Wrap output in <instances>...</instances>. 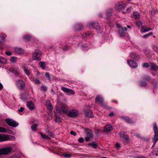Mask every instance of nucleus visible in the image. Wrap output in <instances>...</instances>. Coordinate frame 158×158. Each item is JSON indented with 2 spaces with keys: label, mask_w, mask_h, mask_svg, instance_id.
<instances>
[{
  "label": "nucleus",
  "mask_w": 158,
  "mask_h": 158,
  "mask_svg": "<svg viewBox=\"0 0 158 158\" xmlns=\"http://www.w3.org/2000/svg\"><path fill=\"white\" fill-rule=\"evenodd\" d=\"M152 139L154 142L153 145H155L158 140V133L155 134Z\"/></svg>",
  "instance_id": "19"
},
{
  "label": "nucleus",
  "mask_w": 158,
  "mask_h": 158,
  "mask_svg": "<svg viewBox=\"0 0 158 158\" xmlns=\"http://www.w3.org/2000/svg\"><path fill=\"white\" fill-rule=\"evenodd\" d=\"M128 64L132 68H136L138 67L137 63L134 61L128 60L127 61Z\"/></svg>",
  "instance_id": "11"
},
{
  "label": "nucleus",
  "mask_w": 158,
  "mask_h": 158,
  "mask_svg": "<svg viewBox=\"0 0 158 158\" xmlns=\"http://www.w3.org/2000/svg\"><path fill=\"white\" fill-rule=\"evenodd\" d=\"M12 150L11 147L4 148L0 149V155H6L10 153Z\"/></svg>",
  "instance_id": "4"
},
{
  "label": "nucleus",
  "mask_w": 158,
  "mask_h": 158,
  "mask_svg": "<svg viewBox=\"0 0 158 158\" xmlns=\"http://www.w3.org/2000/svg\"><path fill=\"white\" fill-rule=\"evenodd\" d=\"M74 27L76 30L79 31L82 29V25L81 23H78L74 26Z\"/></svg>",
  "instance_id": "21"
},
{
  "label": "nucleus",
  "mask_w": 158,
  "mask_h": 158,
  "mask_svg": "<svg viewBox=\"0 0 158 158\" xmlns=\"http://www.w3.org/2000/svg\"><path fill=\"white\" fill-rule=\"evenodd\" d=\"M153 128L155 134L158 133V127L156 123L153 124Z\"/></svg>",
  "instance_id": "23"
},
{
  "label": "nucleus",
  "mask_w": 158,
  "mask_h": 158,
  "mask_svg": "<svg viewBox=\"0 0 158 158\" xmlns=\"http://www.w3.org/2000/svg\"><path fill=\"white\" fill-rule=\"evenodd\" d=\"M122 118L128 123H133L132 121L128 117H122Z\"/></svg>",
  "instance_id": "27"
},
{
  "label": "nucleus",
  "mask_w": 158,
  "mask_h": 158,
  "mask_svg": "<svg viewBox=\"0 0 158 158\" xmlns=\"http://www.w3.org/2000/svg\"><path fill=\"white\" fill-rule=\"evenodd\" d=\"M27 105L29 110H32L35 109V105L34 103L31 101L27 102Z\"/></svg>",
  "instance_id": "14"
},
{
  "label": "nucleus",
  "mask_w": 158,
  "mask_h": 158,
  "mask_svg": "<svg viewBox=\"0 0 158 158\" xmlns=\"http://www.w3.org/2000/svg\"><path fill=\"white\" fill-rule=\"evenodd\" d=\"M61 89L64 93H67L68 94L70 95H74L75 94L74 91L72 89L64 87H61Z\"/></svg>",
  "instance_id": "10"
},
{
  "label": "nucleus",
  "mask_w": 158,
  "mask_h": 158,
  "mask_svg": "<svg viewBox=\"0 0 158 158\" xmlns=\"http://www.w3.org/2000/svg\"><path fill=\"white\" fill-rule=\"evenodd\" d=\"M46 105L47 108L50 111H52L53 109V106L49 100H47L46 101Z\"/></svg>",
  "instance_id": "17"
},
{
  "label": "nucleus",
  "mask_w": 158,
  "mask_h": 158,
  "mask_svg": "<svg viewBox=\"0 0 158 158\" xmlns=\"http://www.w3.org/2000/svg\"><path fill=\"white\" fill-rule=\"evenodd\" d=\"M156 156H158V150L156 151Z\"/></svg>",
  "instance_id": "64"
},
{
  "label": "nucleus",
  "mask_w": 158,
  "mask_h": 158,
  "mask_svg": "<svg viewBox=\"0 0 158 158\" xmlns=\"http://www.w3.org/2000/svg\"><path fill=\"white\" fill-rule=\"evenodd\" d=\"M87 136H89L90 137H93V135L92 131L89 129H86L85 130Z\"/></svg>",
  "instance_id": "20"
},
{
  "label": "nucleus",
  "mask_w": 158,
  "mask_h": 158,
  "mask_svg": "<svg viewBox=\"0 0 158 158\" xmlns=\"http://www.w3.org/2000/svg\"><path fill=\"white\" fill-rule=\"evenodd\" d=\"M23 69L24 71L25 72L27 76L29 75L30 74V72L29 70L27 69L25 67V66L23 67Z\"/></svg>",
  "instance_id": "34"
},
{
  "label": "nucleus",
  "mask_w": 158,
  "mask_h": 158,
  "mask_svg": "<svg viewBox=\"0 0 158 158\" xmlns=\"http://www.w3.org/2000/svg\"><path fill=\"white\" fill-rule=\"evenodd\" d=\"M15 139V137L12 135H8L0 134V142L13 140Z\"/></svg>",
  "instance_id": "1"
},
{
  "label": "nucleus",
  "mask_w": 158,
  "mask_h": 158,
  "mask_svg": "<svg viewBox=\"0 0 158 158\" xmlns=\"http://www.w3.org/2000/svg\"><path fill=\"white\" fill-rule=\"evenodd\" d=\"M141 31L143 32H146L152 30L151 28H149L146 26H143L141 28Z\"/></svg>",
  "instance_id": "24"
},
{
  "label": "nucleus",
  "mask_w": 158,
  "mask_h": 158,
  "mask_svg": "<svg viewBox=\"0 0 158 158\" xmlns=\"http://www.w3.org/2000/svg\"><path fill=\"white\" fill-rule=\"evenodd\" d=\"M92 138V137H90L89 136H87L85 138V139L86 141L88 142L89 141L90 138Z\"/></svg>",
  "instance_id": "50"
},
{
  "label": "nucleus",
  "mask_w": 158,
  "mask_h": 158,
  "mask_svg": "<svg viewBox=\"0 0 158 158\" xmlns=\"http://www.w3.org/2000/svg\"><path fill=\"white\" fill-rule=\"evenodd\" d=\"M136 25L138 27H140L142 25V23L140 21H137L136 22Z\"/></svg>",
  "instance_id": "41"
},
{
  "label": "nucleus",
  "mask_w": 158,
  "mask_h": 158,
  "mask_svg": "<svg viewBox=\"0 0 158 158\" xmlns=\"http://www.w3.org/2000/svg\"><path fill=\"white\" fill-rule=\"evenodd\" d=\"M113 130V128L112 126L110 124H107L105 127L104 131L105 132H108L111 131Z\"/></svg>",
  "instance_id": "15"
},
{
  "label": "nucleus",
  "mask_w": 158,
  "mask_h": 158,
  "mask_svg": "<svg viewBox=\"0 0 158 158\" xmlns=\"http://www.w3.org/2000/svg\"><path fill=\"white\" fill-rule=\"evenodd\" d=\"M47 133L50 136L53 137L54 136L53 134L50 131H48L47 132Z\"/></svg>",
  "instance_id": "51"
},
{
  "label": "nucleus",
  "mask_w": 158,
  "mask_h": 158,
  "mask_svg": "<svg viewBox=\"0 0 158 158\" xmlns=\"http://www.w3.org/2000/svg\"><path fill=\"white\" fill-rule=\"evenodd\" d=\"M34 81L35 83L39 85L41 84V82L39 80L35 79L34 80Z\"/></svg>",
  "instance_id": "45"
},
{
  "label": "nucleus",
  "mask_w": 158,
  "mask_h": 158,
  "mask_svg": "<svg viewBox=\"0 0 158 158\" xmlns=\"http://www.w3.org/2000/svg\"><path fill=\"white\" fill-rule=\"evenodd\" d=\"M150 67L151 69L152 70H156L158 69V66L153 63L151 64Z\"/></svg>",
  "instance_id": "25"
},
{
  "label": "nucleus",
  "mask_w": 158,
  "mask_h": 158,
  "mask_svg": "<svg viewBox=\"0 0 158 158\" xmlns=\"http://www.w3.org/2000/svg\"><path fill=\"white\" fill-rule=\"evenodd\" d=\"M70 133L71 135L74 136H76V133L75 132L73 131H71Z\"/></svg>",
  "instance_id": "54"
},
{
  "label": "nucleus",
  "mask_w": 158,
  "mask_h": 158,
  "mask_svg": "<svg viewBox=\"0 0 158 158\" xmlns=\"http://www.w3.org/2000/svg\"><path fill=\"white\" fill-rule=\"evenodd\" d=\"M63 155L64 156L67 158L70 157L71 156L70 155L67 153H65L63 154Z\"/></svg>",
  "instance_id": "49"
},
{
  "label": "nucleus",
  "mask_w": 158,
  "mask_h": 158,
  "mask_svg": "<svg viewBox=\"0 0 158 158\" xmlns=\"http://www.w3.org/2000/svg\"><path fill=\"white\" fill-rule=\"evenodd\" d=\"M15 51L16 53L19 54H22L24 52V51L23 49L18 47H16L15 48Z\"/></svg>",
  "instance_id": "18"
},
{
  "label": "nucleus",
  "mask_w": 158,
  "mask_h": 158,
  "mask_svg": "<svg viewBox=\"0 0 158 158\" xmlns=\"http://www.w3.org/2000/svg\"><path fill=\"white\" fill-rule=\"evenodd\" d=\"M5 38L3 36L0 35V44L3 43L4 42Z\"/></svg>",
  "instance_id": "33"
},
{
  "label": "nucleus",
  "mask_w": 158,
  "mask_h": 158,
  "mask_svg": "<svg viewBox=\"0 0 158 158\" xmlns=\"http://www.w3.org/2000/svg\"><path fill=\"white\" fill-rule=\"evenodd\" d=\"M143 79L144 81H149L150 80V78L147 76H145L143 77Z\"/></svg>",
  "instance_id": "44"
},
{
  "label": "nucleus",
  "mask_w": 158,
  "mask_h": 158,
  "mask_svg": "<svg viewBox=\"0 0 158 158\" xmlns=\"http://www.w3.org/2000/svg\"><path fill=\"white\" fill-rule=\"evenodd\" d=\"M10 61L12 62H15L17 61L16 57L14 56L12 57L10 59Z\"/></svg>",
  "instance_id": "39"
},
{
  "label": "nucleus",
  "mask_w": 158,
  "mask_h": 158,
  "mask_svg": "<svg viewBox=\"0 0 158 158\" xmlns=\"http://www.w3.org/2000/svg\"><path fill=\"white\" fill-rule=\"evenodd\" d=\"M85 115L87 118H91L93 116V114L91 110H88L85 111Z\"/></svg>",
  "instance_id": "16"
},
{
  "label": "nucleus",
  "mask_w": 158,
  "mask_h": 158,
  "mask_svg": "<svg viewBox=\"0 0 158 158\" xmlns=\"http://www.w3.org/2000/svg\"><path fill=\"white\" fill-rule=\"evenodd\" d=\"M5 121L6 123L9 126L14 127L17 126L19 124L12 119L6 118Z\"/></svg>",
  "instance_id": "6"
},
{
  "label": "nucleus",
  "mask_w": 158,
  "mask_h": 158,
  "mask_svg": "<svg viewBox=\"0 0 158 158\" xmlns=\"http://www.w3.org/2000/svg\"><path fill=\"white\" fill-rule=\"evenodd\" d=\"M23 38L25 41H28L31 39V37L29 35H26L24 36Z\"/></svg>",
  "instance_id": "35"
},
{
  "label": "nucleus",
  "mask_w": 158,
  "mask_h": 158,
  "mask_svg": "<svg viewBox=\"0 0 158 158\" xmlns=\"http://www.w3.org/2000/svg\"><path fill=\"white\" fill-rule=\"evenodd\" d=\"M119 135L121 138L124 139L125 143H129V139L128 135L123 134L121 133H120Z\"/></svg>",
  "instance_id": "13"
},
{
  "label": "nucleus",
  "mask_w": 158,
  "mask_h": 158,
  "mask_svg": "<svg viewBox=\"0 0 158 158\" xmlns=\"http://www.w3.org/2000/svg\"><path fill=\"white\" fill-rule=\"evenodd\" d=\"M139 85L141 87H145L147 85V84L146 82H141L139 83Z\"/></svg>",
  "instance_id": "38"
},
{
  "label": "nucleus",
  "mask_w": 158,
  "mask_h": 158,
  "mask_svg": "<svg viewBox=\"0 0 158 158\" xmlns=\"http://www.w3.org/2000/svg\"><path fill=\"white\" fill-rule=\"evenodd\" d=\"M55 122H60L61 121V118L59 117H56V118L55 120Z\"/></svg>",
  "instance_id": "47"
},
{
  "label": "nucleus",
  "mask_w": 158,
  "mask_h": 158,
  "mask_svg": "<svg viewBox=\"0 0 158 158\" xmlns=\"http://www.w3.org/2000/svg\"><path fill=\"white\" fill-rule=\"evenodd\" d=\"M61 46V48L64 50H68L69 48L68 45L64 43H62Z\"/></svg>",
  "instance_id": "22"
},
{
  "label": "nucleus",
  "mask_w": 158,
  "mask_h": 158,
  "mask_svg": "<svg viewBox=\"0 0 158 158\" xmlns=\"http://www.w3.org/2000/svg\"><path fill=\"white\" fill-rule=\"evenodd\" d=\"M61 110L63 112L67 114L68 110L64 106H62L61 107Z\"/></svg>",
  "instance_id": "26"
},
{
  "label": "nucleus",
  "mask_w": 158,
  "mask_h": 158,
  "mask_svg": "<svg viewBox=\"0 0 158 158\" xmlns=\"http://www.w3.org/2000/svg\"><path fill=\"white\" fill-rule=\"evenodd\" d=\"M38 126V124H35L31 126V129L33 131H35L36 130L37 127Z\"/></svg>",
  "instance_id": "37"
},
{
  "label": "nucleus",
  "mask_w": 158,
  "mask_h": 158,
  "mask_svg": "<svg viewBox=\"0 0 158 158\" xmlns=\"http://www.w3.org/2000/svg\"><path fill=\"white\" fill-rule=\"evenodd\" d=\"M148 34H146L144 35H143L142 36V37L144 38L145 39L147 38L148 37Z\"/></svg>",
  "instance_id": "58"
},
{
  "label": "nucleus",
  "mask_w": 158,
  "mask_h": 158,
  "mask_svg": "<svg viewBox=\"0 0 158 158\" xmlns=\"http://www.w3.org/2000/svg\"><path fill=\"white\" fill-rule=\"evenodd\" d=\"M134 135L136 137H137L138 138H140L141 137V136L138 133H134Z\"/></svg>",
  "instance_id": "55"
},
{
  "label": "nucleus",
  "mask_w": 158,
  "mask_h": 158,
  "mask_svg": "<svg viewBox=\"0 0 158 158\" xmlns=\"http://www.w3.org/2000/svg\"><path fill=\"white\" fill-rule=\"evenodd\" d=\"M7 59L2 56H0V63L3 64L7 63Z\"/></svg>",
  "instance_id": "28"
},
{
  "label": "nucleus",
  "mask_w": 158,
  "mask_h": 158,
  "mask_svg": "<svg viewBox=\"0 0 158 158\" xmlns=\"http://www.w3.org/2000/svg\"><path fill=\"white\" fill-rule=\"evenodd\" d=\"M45 75L46 77L48 78V79L50 80L51 77L49 74L48 73H45Z\"/></svg>",
  "instance_id": "46"
},
{
  "label": "nucleus",
  "mask_w": 158,
  "mask_h": 158,
  "mask_svg": "<svg viewBox=\"0 0 158 158\" xmlns=\"http://www.w3.org/2000/svg\"><path fill=\"white\" fill-rule=\"evenodd\" d=\"M89 27L97 30L99 29L100 28L99 24L98 23L94 22H91L89 23Z\"/></svg>",
  "instance_id": "12"
},
{
  "label": "nucleus",
  "mask_w": 158,
  "mask_h": 158,
  "mask_svg": "<svg viewBox=\"0 0 158 158\" xmlns=\"http://www.w3.org/2000/svg\"><path fill=\"white\" fill-rule=\"evenodd\" d=\"M3 88V85L2 84L0 83V90Z\"/></svg>",
  "instance_id": "61"
},
{
  "label": "nucleus",
  "mask_w": 158,
  "mask_h": 158,
  "mask_svg": "<svg viewBox=\"0 0 158 158\" xmlns=\"http://www.w3.org/2000/svg\"><path fill=\"white\" fill-rule=\"evenodd\" d=\"M84 141V139L82 138H80L78 139V142L80 143H82Z\"/></svg>",
  "instance_id": "52"
},
{
  "label": "nucleus",
  "mask_w": 158,
  "mask_h": 158,
  "mask_svg": "<svg viewBox=\"0 0 158 158\" xmlns=\"http://www.w3.org/2000/svg\"><path fill=\"white\" fill-rule=\"evenodd\" d=\"M41 88L42 90L44 91H45L46 90V88L45 86H42L41 87Z\"/></svg>",
  "instance_id": "53"
},
{
  "label": "nucleus",
  "mask_w": 158,
  "mask_h": 158,
  "mask_svg": "<svg viewBox=\"0 0 158 158\" xmlns=\"http://www.w3.org/2000/svg\"><path fill=\"white\" fill-rule=\"evenodd\" d=\"M95 102L96 103L99 102L102 106L106 107V104L103 102V98L100 95H98L95 98Z\"/></svg>",
  "instance_id": "5"
},
{
  "label": "nucleus",
  "mask_w": 158,
  "mask_h": 158,
  "mask_svg": "<svg viewBox=\"0 0 158 158\" xmlns=\"http://www.w3.org/2000/svg\"><path fill=\"white\" fill-rule=\"evenodd\" d=\"M16 84L17 87L20 89H24L25 86V82L22 80L17 81Z\"/></svg>",
  "instance_id": "7"
},
{
  "label": "nucleus",
  "mask_w": 158,
  "mask_h": 158,
  "mask_svg": "<svg viewBox=\"0 0 158 158\" xmlns=\"http://www.w3.org/2000/svg\"><path fill=\"white\" fill-rule=\"evenodd\" d=\"M126 6L123 2H120L117 3L115 6V8L117 10L119 11L124 9Z\"/></svg>",
  "instance_id": "8"
},
{
  "label": "nucleus",
  "mask_w": 158,
  "mask_h": 158,
  "mask_svg": "<svg viewBox=\"0 0 158 158\" xmlns=\"http://www.w3.org/2000/svg\"><path fill=\"white\" fill-rule=\"evenodd\" d=\"M6 131V130L3 127H0V132H5Z\"/></svg>",
  "instance_id": "40"
},
{
  "label": "nucleus",
  "mask_w": 158,
  "mask_h": 158,
  "mask_svg": "<svg viewBox=\"0 0 158 158\" xmlns=\"http://www.w3.org/2000/svg\"><path fill=\"white\" fill-rule=\"evenodd\" d=\"M5 53L8 56H10L11 55V53L10 51L6 52Z\"/></svg>",
  "instance_id": "57"
},
{
  "label": "nucleus",
  "mask_w": 158,
  "mask_h": 158,
  "mask_svg": "<svg viewBox=\"0 0 158 158\" xmlns=\"http://www.w3.org/2000/svg\"><path fill=\"white\" fill-rule=\"evenodd\" d=\"M79 113L78 111L76 110H72L67 113V115L68 116L71 117H75L77 116Z\"/></svg>",
  "instance_id": "9"
},
{
  "label": "nucleus",
  "mask_w": 158,
  "mask_h": 158,
  "mask_svg": "<svg viewBox=\"0 0 158 158\" xmlns=\"http://www.w3.org/2000/svg\"><path fill=\"white\" fill-rule=\"evenodd\" d=\"M149 66V64L147 63H144L142 64V66L143 68H148Z\"/></svg>",
  "instance_id": "43"
},
{
  "label": "nucleus",
  "mask_w": 158,
  "mask_h": 158,
  "mask_svg": "<svg viewBox=\"0 0 158 158\" xmlns=\"http://www.w3.org/2000/svg\"><path fill=\"white\" fill-rule=\"evenodd\" d=\"M41 52L39 50H35L33 54V59L34 60H40Z\"/></svg>",
  "instance_id": "3"
},
{
  "label": "nucleus",
  "mask_w": 158,
  "mask_h": 158,
  "mask_svg": "<svg viewBox=\"0 0 158 158\" xmlns=\"http://www.w3.org/2000/svg\"><path fill=\"white\" fill-rule=\"evenodd\" d=\"M10 69L11 72L15 74L16 75H19V73L17 69H16L14 68H11Z\"/></svg>",
  "instance_id": "29"
},
{
  "label": "nucleus",
  "mask_w": 158,
  "mask_h": 158,
  "mask_svg": "<svg viewBox=\"0 0 158 158\" xmlns=\"http://www.w3.org/2000/svg\"><path fill=\"white\" fill-rule=\"evenodd\" d=\"M133 16L135 19H139L140 17V15L138 12L135 11L133 12Z\"/></svg>",
  "instance_id": "30"
},
{
  "label": "nucleus",
  "mask_w": 158,
  "mask_h": 158,
  "mask_svg": "<svg viewBox=\"0 0 158 158\" xmlns=\"http://www.w3.org/2000/svg\"><path fill=\"white\" fill-rule=\"evenodd\" d=\"M88 145L92 146L94 148H96L98 147V145L96 143H89Z\"/></svg>",
  "instance_id": "36"
},
{
  "label": "nucleus",
  "mask_w": 158,
  "mask_h": 158,
  "mask_svg": "<svg viewBox=\"0 0 158 158\" xmlns=\"http://www.w3.org/2000/svg\"><path fill=\"white\" fill-rule=\"evenodd\" d=\"M99 130L98 129H96L95 130V132L96 133V134H98L99 133Z\"/></svg>",
  "instance_id": "62"
},
{
  "label": "nucleus",
  "mask_w": 158,
  "mask_h": 158,
  "mask_svg": "<svg viewBox=\"0 0 158 158\" xmlns=\"http://www.w3.org/2000/svg\"><path fill=\"white\" fill-rule=\"evenodd\" d=\"M90 34L89 32L85 33L83 34V36L85 37H86L89 36Z\"/></svg>",
  "instance_id": "48"
},
{
  "label": "nucleus",
  "mask_w": 158,
  "mask_h": 158,
  "mask_svg": "<svg viewBox=\"0 0 158 158\" xmlns=\"http://www.w3.org/2000/svg\"><path fill=\"white\" fill-rule=\"evenodd\" d=\"M116 146L117 148H119L120 147V144L118 143H117L116 145Z\"/></svg>",
  "instance_id": "60"
},
{
  "label": "nucleus",
  "mask_w": 158,
  "mask_h": 158,
  "mask_svg": "<svg viewBox=\"0 0 158 158\" xmlns=\"http://www.w3.org/2000/svg\"><path fill=\"white\" fill-rule=\"evenodd\" d=\"M39 133L40 134L42 138L44 139H49V137L48 136L46 135L44 133L41 132H40Z\"/></svg>",
  "instance_id": "31"
},
{
  "label": "nucleus",
  "mask_w": 158,
  "mask_h": 158,
  "mask_svg": "<svg viewBox=\"0 0 158 158\" xmlns=\"http://www.w3.org/2000/svg\"><path fill=\"white\" fill-rule=\"evenodd\" d=\"M39 64L43 69H45V64L44 62H40L39 63Z\"/></svg>",
  "instance_id": "32"
},
{
  "label": "nucleus",
  "mask_w": 158,
  "mask_h": 158,
  "mask_svg": "<svg viewBox=\"0 0 158 158\" xmlns=\"http://www.w3.org/2000/svg\"><path fill=\"white\" fill-rule=\"evenodd\" d=\"M114 115V113L113 112H111L109 114V116L110 117L113 116Z\"/></svg>",
  "instance_id": "59"
},
{
  "label": "nucleus",
  "mask_w": 158,
  "mask_h": 158,
  "mask_svg": "<svg viewBox=\"0 0 158 158\" xmlns=\"http://www.w3.org/2000/svg\"><path fill=\"white\" fill-rule=\"evenodd\" d=\"M152 48L154 51L156 52H158V48L157 47L156 45H153L152 46Z\"/></svg>",
  "instance_id": "42"
},
{
  "label": "nucleus",
  "mask_w": 158,
  "mask_h": 158,
  "mask_svg": "<svg viewBox=\"0 0 158 158\" xmlns=\"http://www.w3.org/2000/svg\"><path fill=\"white\" fill-rule=\"evenodd\" d=\"M56 111L58 113H60V109L59 108L58 109H56Z\"/></svg>",
  "instance_id": "63"
},
{
  "label": "nucleus",
  "mask_w": 158,
  "mask_h": 158,
  "mask_svg": "<svg viewBox=\"0 0 158 158\" xmlns=\"http://www.w3.org/2000/svg\"><path fill=\"white\" fill-rule=\"evenodd\" d=\"M117 26L119 35L121 37L125 36L126 35L125 32L127 31V28L126 27L123 28L121 25L119 24H117Z\"/></svg>",
  "instance_id": "2"
},
{
  "label": "nucleus",
  "mask_w": 158,
  "mask_h": 158,
  "mask_svg": "<svg viewBox=\"0 0 158 158\" xmlns=\"http://www.w3.org/2000/svg\"><path fill=\"white\" fill-rule=\"evenodd\" d=\"M24 110V108L23 107H21L20 108V109H19L18 110V111L19 113H21V112H23V110Z\"/></svg>",
  "instance_id": "56"
}]
</instances>
